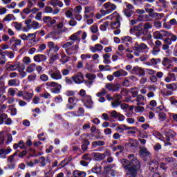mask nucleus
<instances>
[{"label": "nucleus", "mask_w": 177, "mask_h": 177, "mask_svg": "<svg viewBox=\"0 0 177 177\" xmlns=\"http://www.w3.org/2000/svg\"><path fill=\"white\" fill-rule=\"evenodd\" d=\"M121 162L126 171L127 177H136L138 171L140 169V162L137 158L133 159L131 162L127 159H122Z\"/></svg>", "instance_id": "nucleus-1"}, {"label": "nucleus", "mask_w": 177, "mask_h": 177, "mask_svg": "<svg viewBox=\"0 0 177 177\" xmlns=\"http://www.w3.org/2000/svg\"><path fill=\"white\" fill-rule=\"evenodd\" d=\"M62 48L65 49L67 55H75V53H78V49H80L78 44L74 45V41L66 42L62 45Z\"/></svg>", "instance_id": "nucleus-2"}, {"label": "nucleus", "mask_w": 177, "mask_h": 177, "mask_svg": "<svg viewBox=\"0 0 177 177\" xmlns=\"http://www.w3.org/2000/svg\"><path fill=\"white\" fill-rule=\"evenodd\" d=\"M150 48L147 46V44L145 43L136 42L134 44V46H133V53L135 56L139 57L140 56V53H143V52H149Z\"/></svg>", "instance_id": "nucleus-3"}, {"label": "nucleus", "mask_w": 177, "mask_h": 177, "mask_svg": "<svg viewBox=\"0 0 177 177\" xmlns=\"http://www.w3.org/2000/svg\"><path fill=\"white\" fill-rule=\"evenodd\" d=\"M48 74L52 80H55V81H59L63 78L62 72H60L59 68L56 66L50 67L48 70Z\"/></svg>", "instance_id": "nucleus-4"}, {"label": "nucleus", "mask_w": 177, "mask_h": 177, "mask_svg": "<svg viewBox=\"0 0 177 177\" xmlns=\"http://www.w3.org/2000/svg\"><path fill=\"white\" fill-rule=\"evenodd\" d=\"M46 86L51 89L52 93H60L62 91V84L56 82H48L46 83Z\"/></svg>", "instance_id": "nucleus-5"}, {"label": "nucleus", "mask_w": 177, "mask_h": 177, "mask_svg": "<svg viewBox=\"0 0 177 177\" xmlns=\"http://www.w3.org/2000/svg\"><path fill=\"white\" fill-rule=\"evenodd\" d=\"M127 75H128V72L124 69H119L118 71L113 72V75H109L107 76V80L109 81H113L114 80V77L118 78L120 77H127Z\"/></svg>", "instance_id": "nucleus-6"}, {"label": "nucleus", "mask_w": 177, "mask_h": 177, "mask_svg": "<svg viewBox=\"0 0 177 177\" xmlns=\"http://www.w3.org/2000/svg\"><path fill=\"white\" fill-rule=\"evenodd\" d=\"M130 34L136 35L138 38L142 37V35H143V28H142V25L138 24L133 28H131L130 29Z\"/></svg>", "instance_id": "nucleus-7"}, {"label": "nucleus", "mask_w": 177, "mask_h": 177, "mask_svg": "<svg viewBox=\"0 0 177 177\" xmlns=\"http://www.w3.org/2000/svg\"><path fill=\"white\" fill-rule=\"evenodd\" d=\"M95 16V12H93V7L92 6H86L84 8L83 18L84 20L88 19H92Z\"/></svg>", "instance_id": "nucleus-8"}, {"label": "nucleus", "mask_w": 177, "mask_h": 177, "mask_svg": "<svg viewBox=\"0 0 177 177\" xmlns=\"http://www.w3.org/2000/svg\"><path fill=\"white\" fill-rule=\"evenodd\" d=\"M124 10L123 12L125 15V16H127V17H131V16H132V15H133V6H132V4L129 3H124Z\"/></svg>", "instance_id": "nucleus-9"}, {"label": "nucleus", "mask_w": 177, "mask_h": 177, "mask_svg": "<svg viewBox=\"0 0 177 177\" xmlns=\"http://www.w3.org/2000/svg\"><path fill=\"white\" fill-rule=\"evenodd\" d=\"M140 156L145 161H146V160H149L151 158V153L147 150V148L145 147H141L140 148Z\"/></svg>", "instance_id": "nucleus-10"}, {"label": "nucleus", "mask_w": 177, "mask_h": 177, "mask_svg": "<svg viewBox=\"0 0 177 177\" xmlns=\"http://www.w3.org/2000/svg\"><path fill=\"white\" fill-rule=\"evenodd\" d=\"M10 125L12 124V119L8 117L6 113H0V125Z\"/></svg>", "instance_id": "nucleus-11"}, {"label": "nucleus", "mask_w": 177, "mask_h": 177, "mask_svg": "<svg viewBox=\"0 0 177 177\" xmlns=\"http://www.w3.org/2000/svg\"><path fill=\"white\" fill-rule=\"evenodd\" d=\"M131 74H134L135 75H139V77H142L146 75V71L142 68H140L138 66H134L131 71Z\"/></svg>", "instance_id": "nucleus-12"}, {"label": "nucleus", "mask_w": 177, "mask_h": 177, "mask_svg": "<svg viewBox=\"0 0 177 177\" xmlns=\"http://www.w3.org/2000/svg\"><path fill=\"white\" fill-rule=\"evenodd\" d=\"M120 84L108 83L105 84V88L109 92H118L120 91Z\"/></svg>", "instance_id": "nucleus-13"}, {"label": "nucleus", "mask_w": 177, "mask_h": 177, "mask_svg": "<svg viewBox=\"0 0 177 177\" xmlns=\"http://www.w3.org/2000/svg\"><path fill=\"white\" fill-rule=\"evenodd\" d=\"M103 9H106V12H108L109 14L110 15V13H112V12H114V10L117 9V6L109 1L104 3Z\"/></svg>", "instance_id": "nucleus-14"}, {"label": "nucleus", "mask_w": 177, "mask_h": 177, "mask_svg": "<svg viewBox=\"0 0 177 177\" xmlns=\"http://www.w3.org/2000/svg\"><path fill=\"white\" fill-rule=\"evenodd\" d=\"M72 79L75 84H82L84 81V74L81 72H78L72 77Z\"/></svg>", "instance_id": "nucleus-15"}, {"label": "nucleus", "mask_w": 177, "mask_h": 177, "mask_svg": "<svg viewBox=\"0 0 177 177\" xmlns=\"http://www.w3.org/2000/svg\"><path fill=\"white\" fill-rule=\"evenodd\" d=\"M82 102L87 109H92L93 101H92V97H91V95H87L86 97L82 99Z\"/></svg>", "instance_id": "nucleus-16"}, {"label": "nucleus", "mask_w": 177, "mask_h": 177, "mask_svg": "<svg viewBox=\"0 0 177 177\" xmlns=\"http://www.w3.org/2000/svg\"><path fill=\"white\" fill-rule=\"evenodd\" d=\"M20 64V62H17L15 64H10V62H8L6 64L5 68L6 71H15V70H17L19 68Z\"/></svg>", "instance_id": "nucleus-17"}, {"label": "nucleus", "mask_w": 177, "mask_h": 177, "mask_svg": "<svg viewBox=\"0 0 177 177\" xmlns=\"http://www.w3.org/2000/svg\"><path fill=\"white\" fill-rule=\"evenodd\" d=\"M113 99V101L111 102V106L115 109L116 107H118L120 104H121V95L115 94Z\"/></svg>", "instance_id": "nucleus-18"}, {"label": "nucleus", "mask_w": 177, "mask_h": 177, "mask_svg": "<svg viewBox=\"0 0 177 177\" xmlns=\"http://www.w3.org/2000/svg\"><path fill=\"white\" fill-rule=\"evenodd\" d=\"M86 78L89 80L85 82L86 85H93V81L96 80V75L93 73H87L86 74Z\"/></svg>", "instance_id": "nucleus-19"}, {"label": "nucleus", "mask_w": 177, "mask_h": 177, "mask_svg": "<svg viewBox=\"0 0 177 177\" xmlns=\"http://www.w3.org/2000/svg\"><path fill=\"white\" fill-rule=\"evenodd\" d=\"M17 70H18L19 75V77H21V78H25V77H27V73L24 71V70H26V66H24V64L21 63L19 64V66H18Z\"/></svg>", "instance_id": "nucleus-20"}, {"label": "nucleus", "mask_w": 177, "mask_h": 177, "mask_svg": "<svg viewBox=\"0 0 177 177\" xmlns=\"http://www.w3.org/2000/svg\"><path fill=\"white\" fill-rule=\"evenodd\" d=\"M153 28V24L150 22H146L143 25L142 33L143 35H147L149 34V30Z\"/></svg>", "instance_id": "nucleus-21"}, {"label": "nucleus", "mask_w": 177, "mask_h": 177, "mask_svg": "<svg viewBox=\"0 0 177 177\" xmlns=\"http://www.w3.org/2000/svg\"><path fill=\"white\" fill-rule=\"evenodd\" d=\"M165 128H167V126H164L162 129V131H163L165 136H167L166 140L169 142L171 140V138L174 136V134L172 133L174 131H172V130L166 129Z\"/></svg>", "instance_id": "nucleus-22"}, {"label": "nucleus", "mask_w": 177, "mask_h": 177, "mask_svg": "<svg viewBox=\"0 0 177 177\" xmlns=\"http://www.w3.org/2000/svg\"><path fill=\"white\" fill-rule=\"evenodd\" d=\"M89 50L93 53H96V52H102L103 50V46L100 44H97L94 46H90Z\"/></svg>", "instance_id": "nucleus-23"}, {"label": "nucleus", "mask_w": 177, "mask_h": 177, "mask_svg": "<svg viewBox=\"0 0 177 177\" xmlns=\"http://www.w3.org/2000/svg\"><path fill=\"white\" fill-rule=\"evenodd\" d=\"M91 157H94L95 160L100 161L101 160H104L106 158V153H100L98 152H93L91 153Z\"/></svg>", "instance_id": "nucleus-24"}, {"label": "nucleus", "mask_w": 177, "mask_h": 177, "mask_svg": "<svg viewBox=\"0 0 177 177\" xmlns=\"http://www.w3.org/2000/svg\"><path fill=\"white\" fill-rule=\"evenodd\" d=\"M164 81L167 84L172 82V81H176V75L174 73H167V76L165 77Z\"/></svg>", "instance_id": "nucleus-25"}, {"label": "nucleus", "mask_w": 177, "mask_h": 177, "mask_svg": "<svg viewBox=\"0 0 177 177\" xmlns=\"http://www.w3.org/2000/svg\"><path fill=\"white\" fill-rule=\"evenodd\" d=\"M12 152V149L8 147L7 149H0V158H6V156Z\"/></svg>", "instance_id": "nucleus-26"}, {"label": "nucleus", "mask_w": 177, "mask_h": 177, "mask_svg": "<svg viewBox=\"0 0 177 177\" xmlns=\"http://www.w3.org/2000/svg\"><path fill=\"white\" fill-rule=\"evenodd\" d=\"M47 57L45 55L38 54L35 55L33 57V60L37 63H41V62H45L46 60Z\"/></svg>", "instance_id": "nucleus-27"}, {"label": "nucleus", "mask_w": 177, "mask_h": 177, "mask_svg": "<svg viewBox=\"0 0 177 177\" xmlns=\"http://www.w3.org/2000/svg\"><path fill=\"white\" fill-rule=\"evenodd\" d=\"M136 106H145V96L142 95V94L138 95L136 98Z\"/></svg>", "instance_id": "nucleus-28"}, {"label": "nucleus", "mask_w": 177, "mask_h": 177, "mask_svg": "<svg viewBox=\"0 0 177 177\" xmlns=\"http://www.w3.org/2000/svg\"><path fill=\"white\" fill-rule=\"evenodd\" d=\"M48 38H52V39H54V41L59 39V37H57V33L56 32V31H51L48 34H47L45 36V39H48Z\"/></svg>", "instance_id": "nucleus-29"}, {"label": "nucleus", "mask_w": 177, "mask_h": 177, "mask_svg": "<svg viewBox=\"0 0 177 177\" xmlns=\"http://www.w3.org/2000/svg\"><path fill=\"white\" fill-rule=\"evenodd\" d=\"M102 57H103V63H104V64H111V55L109 54V53H105L102 55Z\"/></svg>", "instance_id": "nucleus-30"}, {"label": "nucleus", "mask_w": 177, "mask_h": 177, "mask_svg": "<svg viewBox=\"0 0 177 177\" xmlns=\"http://www.w3.org/2000/svg\"><path fill=\"white\" fill-rule=\"evenodd\" d=\"M128 129H135V127H128L125 124H122L120 126H118L115 129L116 131L119 132H122L123 131H128Z\"/></svg>", "instance_id": "nucleus-31"}, {"label": "nucleus", "mask_w": 177, "mask_h": 177, "mask_svg": "<svg viewBox=\"0 0 177 177\" xmlns=\"http://www.w3.org/2000/svg\"><path fill=\"white\" fill-rule=\"evenodd\" d=\"M115 20H116V21L112 22L111 24V28H113L114 30H115V28H118V27L121 26V24L120 23V15H118V17H116L115 18Z\"/></svg>", "instance_id": "nucleus-32"}, {"label": "nucleus", "mask_w": 177, "mask_h": 177, "mask_svg": "<svg viewBox=\"0 0 177 177\" xmlns=\"http://www.w3.org/2000/svg\"><path fill=\"white\" fill-rule=\"evenodd\" d=\"M81 34H82V30H79L77 32L74 33L70 37L71 41H80V35H81Z\"/></svg>", "instance_id": "nucleus-33"}, {"label": "nucleus", "mask_w": 177, "mask_h": 177, "mask_svg": "<svg viewBox=\"0 0 177 177\" xmlns=\"http://www.w3.org/2000/svg\"><path fill=\"white\" fill-rule=\"evenodd\" d=\"M149 169L151 171H157L158 168V162L156 160H152L149 162Z\"/></svg>", "instance_id": "nucleus-34"}, {"label": "nucleus", "mask_w": 177, "mask_h": 177, "mask_svg": "<svg viewBox=\"0 0 177 177\" xmlns=\"http://www.w3.org/2000/svg\"><path fill=\"white\" fill-rule=\"evenodd\" d=\"M50 5L53 6L54 8L56 6H59V8H63V2L60 1L59 0H51L50 1Z\"/></svg>", "instance_id": "nucleus-35"}, {"label": "nucleus", "mask_w": 177, "mask_h": 177, "mask_svg": "<svg viewBox=\"0 0 177 177\" xmlns=\"http://www.w3.org/2000/svg\"><path fill=\"white\" fill-rule=\"evenodd\" d=\"M8 86H19L20 82L17 79H12L8 82Z\"/></svg>", "instance_id": "nucleus-36"}, {"label": "nucleus", "mask_w": 177, "mask_h": 177, "mask_svg": "<svg viewBox=\"0 0 177 177\" xmlns=\"http://www.w3.org/2000/svg\"><path fill=\"white\" fill-rule=\"evenodd\" d=\"M35 68H37V64L32 63L26 67V73H34L35 71Z\"/></svg>", "instance_id": "nucleus-37"}, {"label": "nucleus", "mask_w": 177, "mask_h": 177, "mask_svg": "<svg viewBox=\"0 0 177 177\" xmlns=\"http://www.w3.org/2000/svg\"><path fill=\"white\" fill-rule=\"evenodd\" d=\"M31 28H33V30H38L39 28H41V24L37 21H33L30 24V27H29V30H31Z\"/></svg>", "instance_id": "nucleus-38"}, {"label": "nucleus", "mask_w": 177, "mask_h": 177, "mask_svg": "<svg viewBox=\"0 0 177 177\" xmlns=\"http://www.w3.org/2000/svg\"><path fill=\"white\" fill-rule=\"evenodd\" d=\"M73 176H75V177H85V176H86V173L85 171L75 170L73 172Z\"/></svg>", "instance_id": "nucleus-39"}, {"label": "nucleus", "mask_w": 177, "mask_h": 177, "mask_svg": "<svg viewBox=\"0 0 177 177\" xmlns=\"http://www.w3.org/2000/svg\"><path fill=\"white\" fill-rule=\"evenodd\" d=\"M129 146H130V147H138V146H139V142L138 141V140L132 138L129 139Z\"/></svg>", "instance_id": "nucleus-40"}, {"label": "nucleus", "mask_w": 177, "mask_h": 177, "mask_svg": "<svg viewBox=\"0 0 177 177\" xmlns=\"http://www.w3.org/2000/svg\"><path fill=\"white\" fill-rule=\"evenodd\" d=\"M152 37L153 39H162V37L161 36V30H156L153 32Z\"/></svg>", "instance_id": "nucleus-41"}, {"label": "nucleus", "mask_w": 177, "mask_h": 177, "mask_svg": "<svg viewBox=\"0 0 177 177\" xmlns=\"http://www.w3.org/2000/svg\"><path fill=\"white\" fill-rule=\"evenodd\" d=\"M61 56L60 62L62 63H67L68 62V57L63 52H59Z\"/></svg>", "instance_id": "nucleus-42"}, {"label": "nucleus", "mask_w": 177, "mask_h": 177, "mask_svg": "<svg viewBox=\"0 0 177 177\" xmlns=\"http://www.w3.org/2000/svg\"><path fill=\"white\" fill-rule=\"evenodd\" d=\"M32 96H34L33 93H28L27 91H25L24 93V100H30V99H32Z\"/></svg>", "instance_id": "nucleus-43"}, {"label": "nucleus", "mask_w": 177, "mask_h": 177, "mask_svg": "<svg viewBox=\"0 0 177 177\" xmlns=\"http://www.w3.org/2000/svg\"><path fill=\"white\" fill-rule=\"evenodd\" d=\"M12 20H16L15 15L8 14L3 18V21H12Z\"/></svg>", "instance_id": "nucleus-44"}, {"label": "nucleus", "mask_w": 177, "mask_h": 177, "mask_svg": "<svg viewBox=\"0 0 177 177\" xmlns=\"http://www.w3.org/2000/svg\"><path fill=\"white\" fill-rule=\"evenodd\" d=\"M104 145H106V142L102 140L93 141L92 142V146H93V147H97V146H104Z\"/></svg>", "instance_id": "nucleus-45"}, {"label": "nucleus", "mask_w": 177, "mask_h": 177, "mask_svg": "<svg viewBox=\"0 0 177 177\" xmlns=\"http://www.w3.org/2000/svg\"><path fill=\"white\" fill-rule=\"evenodd\" d=\"M131 109H133V107H135L134 110L136 113H143V111H145V107L140 106L139 105H137V106H131Z\"/></svg>", "instance_id": "nucleus-46"}, {"label": "nucleus", "mask_w": 177, "mask_h": 177, "mask_svg": "<svg viewBox=\"0 0 177 177\" xmlns=\"http://www.w3.org/2000/svg\"><path fill=\"white\" fill-rule=\"evenodd\" d=\"M12 26L15 27V28H16L18 31H20V30H21V27L23 26V25L21 24V23L12 22Z\"/></svg>", "instance_id": "nucleus-47"}, {"label": "nucleus", "mask_w": 177, "mask_h": 177, "mask_svg": "<svg viewBox=\"0 0 177 177\" xmlns=\"http://www.w3.org/2000/svg\"><path fill=\"white\" fill-rule=\"evenodd\" d=\"M68 102L71 104H73L74 106H75V104H77V103H78L80 100L78 99H76L75 97H69Z\"/></svg>", "instance_id": "nucleus-48"}, {"label": "nucleus", "mask_w": 177, "mask_h": 177, "mask_svg": "<svg viewBox=\"0 0 177 177\" xmlns=\"http://www.w3.org/2000/svg\"><path fill=\"white\" fill-rule=\"evenodd\" d=\"M160 51H161V49H160V48L154 46L152 48V50L151 51V53L153 56H157V55H158V53H160Z\"/></svg>", "instance_id": "nucleus-49"}, {"label": "nucleus", "mask_w": 177, "mask_h": 177, "mask_svg": "<svg viewBox=\"0 0 177 177\" xmlns=\"http://www.w3.org/2000/svg\"><path fill=\"white\" fill-rule=\"evenodd\" d=\"M160 34L162 36V39H164V37H171V32L166 31L165 30H160Z\"/></svg>", "instance_id": "nucleus-50"}, {"label": "nucleus", "mask_w": 177, "mask_h": 177, "mask_svg": "<svg viewBox=\"0 0 177 177\" xmlns=\"http://www.w3.org/2000/svg\"><path fill=\"white\" fill-rule=\"evenodd\" d=\"M167 89H169L170 91H175L176 89V84L171 83L166 84Z\"/></svg>", "instance_id": "nucleus-51"}, {"label": "nucleus", "mask_w": 177, "mask_h": 177, "mask_svg": "<svg viewBox=\"0 0 177 177\" xmlns=\"http://www.w3.org/2000/svg\"><path fill=\"white\" fill-rule=\"evenodd\" d=\"M109 24H110V22H109V21L104 22V24L100 25V30H101V31H106V30H107V27H109Z\"/></svg>", "instance_id": "nucleus-52"}, {"label": "nucleus", "mask_w": 177, "mask_h": 177, "mask_svg": "<svg viewBox=\"0 0 177 177\" xmlns=\"http://www.w3.org/2000/svg\"><path fill=\"white\" fill-rule=\"evenodd\" d=\"M91 57H92L91 54H82L80 56V58L82 60H83V62H86L88 59H91Z\"/></svg>", "instance_id": "nucleus-53"}, {"label": "nucleus", "mask_w": 177, "mask_h": 177, "mask_svg": "<svg viewBox=\"0 0 177 177\" xmlns=\"http://www.w3.org/2000/svg\"><path fill=\"white\" fill-rule=\"evenodd\" d=\"M107 93V91H106V89L102 88L101 91L96 93V96L97 97H102L103 96H105Z\"/></svg>", "instance_id": "nucleus-54"}, {"label": "nucleus", "mask_w": 177, "mask_h": 177, "mask_svg": "<svg viewBox=\"0 0 177 177\" xmlns=\"http://www.w3.org/2000/svg\"><path fill=\"white\" fill-rule=\"evenodd\" d=\"M16 91H17V88H9L8 90V95L13 97L16 95Z\"/></svg>", "instance_id": "nucleus-55"}, {"label": "nucleus", "mask_w": 177, "mask_h": 177, "mask_svg": "<svg viewBox=\"0 0 177 177\" xmlns=\"http://www.w3.org/2000/svg\"><path fill=\"white\" fill-rule=\"evenodd\" d=\"M153 17L156 19V20H161L164 17V14H160L158 12H155L152 15Z\"/></svg>", "instance_id": "nucleus-56"}, {"label": "nucleus", "mask_w": 177, "mask_h": 177, "mask_svg": "<svg viewBox=\"0 0 177 177\" xmlns=\"http://www.w3.org/2000/svg\"><path fill=\"white\" fill-rule=\"evenodd\" d=\"M28 39L29 41H34V39H37V32L29 33L28 34Z\"/></svg>", "instance_id": "nucleus-57"}, {"label": "nucleus", "mask_w": 177, "mask_h": 177, "mask_svg": "<svg viewBox=\"0 0 177 177\" xmlns=\"http://www.w3.org/2000/svg\"><path fill=\"white\" fill-rule=\"evenodd\" d=\"M116 17H118V13H117V12H114L111 15L106 17L105 19L106 20H109V19L110 20H113V19H115Z\"/></svg>", "instance_id": "nucleus-58"}, {"label": "nucleus", "mask_w": 177, "mask_h": 177, "mask_svg": "<svg viewBox=\"0 0 177 177\" xmlns=\"http://www.w3.org/2000/svg\"><path fill=\"white\" fill-rule=\"evenodd\" d=\"M60 59V54L59 53H56L55 55H53L50 57V60L52 63H54V62H56V60H59Z\"/></svg>", "instance_id": "nucleus-59"}, {"label": "nucleus", "mask_w": 177, "mask_h": 177, "mask_svg": "<svg viewBox=\"0 0 177 177\" xmlns=\"http://www.w3.org/2000/svg\"><path fill=\"white\" fill-rule=\"evenodd\" d=\"M56 27L58 30H62L64 27V18L61 19V21L57 24Z\"/></svg>", "instance_id": "nucleus-60"}, {"label": "nucleus", "mask_w": 177, "mask_h": 177, "mask_svg": "<svg viewBox=\"0 0 177 177\" xmlns=\"http://www.w3.org/2000/svg\"><path fill=\"white\" fill-rule=\"evenodd\" d=\"M89 145H90L89 141L85 140L82 145V149L84 150V151L88 150V146H89Z\"/></svg>", "instance_id": "nucleus-61"}, {"label": "nucleus", "mask_w": 177, "mask_h": 177, "mask_svg": "<svg viewBox=\"0 0 177 177\" xmlns=\"http://www.w3.org/2000/svg\"><path fill=\"white\" fill-rule=\"evenodd\" d=\"M40 80L42 82H46V81H49V76L46 74H41L40 75Z\"/></svg>", "instance_id": "nucleus-62"}, {"label": "nucleus", "mask_w": 177, "mask_h": 177, "mask_svg": "<svg viewBox=\"0 0 177 177\" xmlns=\"http://www.w3.org/2000/svg\"><path fill=\"white\" fill-rule=\"evenodd\" d=\"M79 96H81L82 99H84L86 96H88L89 95H86V91L84 89H81L80 92L78 93Z\"/></svg>", "instance_id": "nucleus-63"}, {"label": "nucleus", "mask_w": 177, "mask_h": 177, "mask_svg": "<svg viewBox=\"0 0 177 177\" xmlns=\"http://www.w3.org/2000/svg\"><path fill=\"white\" fill-rule=\"evenodd\" d=\"M65 15L68 17L69 19H72L73 17V8H71L70 10H67L65 12Z\"/></svg>", "instance_id": "nucleus-64"}]
</instances>
